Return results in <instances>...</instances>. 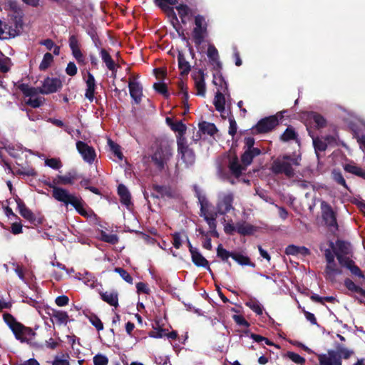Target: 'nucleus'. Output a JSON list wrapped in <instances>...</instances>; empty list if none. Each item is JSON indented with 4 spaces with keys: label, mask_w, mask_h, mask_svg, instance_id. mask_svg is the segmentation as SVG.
<instances>
[{
    "label": "nucleus",
    "mask_w": 365,
    "mask_h": 365,
    "mask_svg": "<svg viewBox=\"0 0 365 365\" xmlns=\"http://www.w3.org/2000/svg\"><path fill=\"white\" fill-rule=\"evenodd\" d=\"M108 144L111 151L113 153V154L119 160H122L123 155V153L120 151V147L118 144L115 143L113 141H112L110 139L108 140Z\"/></svg>",
    "instance_id": "nucleus-54"
},
{
    "label": "nucleus",
    "mask_w": 365,
    "mask_h": 365,
    "mask_svg": "<svg viewBox=\"0 0 365 365\" xmlns=\"http://www.w3.org/2000/svg\"><path fill=\"white\" fill-rule=\"evenodd\" d=\"M178 66L182 74H187L190 71V65L186 61L182 53L179 52L178 55Z\"/></svg>",
    "instance_id": "nucleus-38"
},
{
    "label": "nucleus",
    "mask_w": 365,
    "mask_h": 365,
    "mask_svg": "<svg viewBox=\"0 0 365 365\" xmlns=\"http://www.w3.org/2000/svg\"><path fill=\"white\" fill-rule=\"evenodd\" d=\"M297 134L294 129L292 127H288L283 134L281 135V139L283 141H289L297 138Z\"/></svg>",
    "instance_id": "nucleus-50"
},
{
    "label": "nucleus",
    "mask_w": 365,
    "mask_h": 365,
    "mask_svg": "<svg viewBox=\"0 0 365 365\" xmlns=\"http://www.w3.org/2000/svg\"><path fill=\"white\" fill-rule=\"evenodd\" d=\"M182 24H185L192 16V9L186 4H180L175 7Z\"/></svg>",
    "instance_id": "nucleus-28"
},
{
    "label": "nucleus",
    "mask_w": 365,
    "mask_h": 365,
    "mask_svg": "<svg viewBox=\"0 0 365 365\" xmlns=\"http://www.w3.org/2000/svg\"><path fill=\"white\" fill-rule=\"evenodd\" d=\"M331 247L333 249L339 264L342 267L349 269L352 274L361 279L365 278L359 267L355 265L352 259L353 250L349 242L338 240L336 242L335 246H334L333 242H331Z\"/></svg>",
    "instance_id": "nucleus-1"
},
{
    "label": "nucleus",
    "mask_w": 365,
    "mask_h": 365,
    "mask_svg": "<svg viewBox=\"0 0 365 365\" xmlns=\"http://www.w3.org/2000/svg\"><path fill=\"white\" fill-rule=\"evenodd\" d=\"M277 124V118L274 116H270L259 120L255 129L258 133H267L272 130Z\"/></svg>",
    "instance_id": "nucleus-16"
},
{
    "label": "nucleus",
    "mask_w": 365,
    "mask_h": 365,
    "mask_svg": "<svg viewBox=\"0 0 365 365\" xmlns=\"http://www.w3.org/2000/svg\"><path fill=\"white\" fill-rule=\"evenodd\" d=\"M195 27L192 32L193 41L196 45H200L207 34V24L202 15L195 16Z\"/></svg>",
    "instance_id": "nucleus-5"
},
{
    "label": "nucleus",
    "mask_w": 365,
    "mask_h": 365,
    "mask_svg": "<svg viewBox=\"0 0 365 365\" xmlns=\"http://www.w3.org/2000/svg\"><path fill=\"white\" fill-rule=\"evenodd\" d=\"M213 83L217 86V91H221L222 93L227 94L228 91L227 83L220 73H217L213 75Z\"/></svg>",
    "instance_id": "nucleus-30"
},
{
    "label": "nucleus",
    "mask_w": 365,
    "mask_h": 365,
    "mask_svg": "<svg viewBox=\"0 0 365 365\" xmlns=\"http://www.w3.org/2000/svg\"><path fill=\"white\" fill-rule=\"evenodd\" d=\"M344 285L351 292H357L362 294L363 289L361 287L357 286L352 280L350 279H346L344 280Z\"/></svg>",
    "instance_id": "nucleus-53"
},
{
    "label": "nucleus",
    "mask_w": 365,
    "mask_h": 365,
    "mask_svg": "<svg viewBox=\"0 0 365 365\" xmlns=\"http://www.w3.org/2000/svg\"><path fill=\"white\" fill-rule=\"evenodd\" d=\"M237 232L241 235H250L255 231V227L245 221H239L236 222Z\"/></svg>",
    "instance_id": "nucleus-29"
},
{
    "label": "nucleus",
    "mask_w": 365,
    "mask_h": 365,
    "mask_svg": "<svg viewBox=\"0 0 365 365\" xmlns=\"http://www.w3.org/2000/svg\"><path fill=\"white\" fill-rule=\"evenodd\" d=\"M199 129L202 133L207 134L211 136L214 135L217 131V129L214 123H208L206 121H203L199 123Z\"/></svg>",
    "instance_id": "nucleus-37"
},
{
    "label": "nucleus",
    "mask_w": 365,
    "mask_h": 365,
    "mask_svg": "<svg viewBox=\"0 0 365 365\" xmlns=\"http://www.w3.org/2000/svg\"><path fill=\"white\" fill-rule=\"evenodd\" d=\"M13 66V63L10 58L5 56L0 51V71L1 73H8Z\"/></svg>",
    "instance_id": "nucleus-36"
},
{
    "label": "nucleus",
    "mask_w": 365,
    "mask_h": 365,
    "mask_svg": "<svg viewBox=\"0 0 365 365\" xmlns=\"http://www.w3.org/2000/svg\"><path fill=\"white\" fill-rule=\"evenodd\" d=\"M101 57L102 61L106 63V67L113 71L115 69V64L113 61L110 55L103 48L100 51Z\"/></svg>",
    "instance_id": "nucleus-40"
},
{
    "label": "nucleus",
    "mask_w": 365,
    "mask_h": 365,
    "mask_svg": "<svg viewBox=\"0 0 365 365\" xmlns=\"http://www.w3.org/2000/svg\"><path fill=\"white\" fill-rule=\"evenodd\" d=\"M129 93L135 104H140L143 96V86L137 81L130 79L128 81Z\"/></svg>",
    "instance_id": "nucleus-14"
},
{
    "label": "nucleus",
    "mask_w": 365,
    "mask_h": 365,
    "mask_svg": "<svg viewBox=\"0 0 365 365\" xmlns=\"http://www.w3.org/2000/svg\"><path fill=\"white\" fill-rule=\"evenodd\" d=\"M234 194L231 191L220 192L217 195V211L225 215L233 210Z\"/></svg>",
    "instance_id": "nucleus-7"
},
{
    "label": "nucleus",
    "mask_w": 365,
    "mask_h": 365,
    "mask_svg": "<svg viewBox=\"0 0 365 365\" xmlns=\"http://www.w3.org/2000/svg\"><path fill=\"white\" fill-rule=\"evenodd\" d=\"M53 61V57L50 53H45L39 65V69L41 71L46 70L51 66Z\"/></svg>",
    "instance_id": "nucleus-48"
},
{
    "label": "nucleus",
    "mask_w": 365,
    "mask_h": 365,
    "mask_svg": "<svg viewBox=\"0 0 365 365\" xmlns=\"http://www.w3.org/2000/svg\"><path fill=\"white\" fill-rule=\"evenodd\" d=\"M224 231L226 234L232 235L235 232H237V225L229 222L224 225Z\"/></svg>",
    "instance_id": "nucleus-62"
},
{
    "label": "nucleus",
    "mask_w": 365,
    "mask_h": 365,
    "mask_svg": "<svg viewBox=\"0 0 365 365\" xmlns=\"http://www.w3.org/2000/svg\"><path fill=\"white\" fill-rule=\"evenodd\" d=\"M13 333L16 338L21 341H28L31 340L33 336L35 335V333L31 328L26 327L21 323L18 325V327Z\"/></svg>",
    "instance_id": "nucleus-18"
},
{
    "label": "nucleus",
    "mask_w": 365,
    "mask_h": 365,
    "mask_svg": "<svg viewBox=\"0 0 365 365\" xmlns=\"http://www.w3.org/2000/svg\"><path fill=\"white\" fill-rule=\"evenodd\" d=\"M68 42L69 47L72 52V55L77 61L78 63L80 65H85L86 58L80 49V45L78 38L76 36L72 35L70 36Z\"/></svg>",
    "instance_id": "nucleus-12"
},
{
    "label": "nucleus",
    "mask_w": 365,
    "mask_h": 365,
    "mask_svg": "<svg viewBox=\"0 0 365 365\" xmlns=\"http://www.w3.org/2000/svg\"><path fill=\"white\" fill-rule=\"evenodd\" d=\"M259 149H252V150H245L241 157V160L243 165L239 163L237 157L232 158L229 162V169L230 173L236 178H239L242 172L246 170V168L250 165L255 157L260 154Z\"/></svg>",
    "instance_id": "nucleus-3"
},
{
    "label": "nucleus",
    "mask_w": 365,
    "mask_h": 365,
    "mask_svg": "<svg viewBox=\"0 0 365 365\" xmlns=\"http://www.w3.org/2000/svg\"><path fill=\"white\" fill-rule=\"evenodd\" d=\"M78 275L79 276H78L77 278L79 280L83 281L86 286L91 289L96 287L98 283L95 277L92 274L86 272L83 274L79 273Z\"/></svg>",
    "instance_id": "nucleus-34"
},
{
    "label": "nucleus",
    "mask_w": 365,
    "mask_h": 365,
    "mask_svg": "<svg viewBox=\"0 0 365 365\" xmlns=\"http://www.w3.org/2000/svg\"><path fill=\"white\" fill-rule=\"evenodd\" d=\"M44 101V98L43 97H35V98H30L26 101V104L28 106H30L32 108H39Z\"/></svg>",
    "instance_id": "nucleus-55"
},
{
    "label": "nucleus",
    "mask_w": 365,
    "mask_h": 365,
    "mask_svg": "<svg viewBox=\"0 0 365 365\" xmlns=\"http://www.w3.org/2000/svg\"><path fill=\"white\" fill-rule=\"evenodd\" d=\"M346 172L359 176L365 179V170L357 166L354 163L351 162L344 165Z\"/></svg>",
    "instance_id": "nucleus-33"
},
{
    "label": "nucleus",
    "mask_w": 365,
    "mask_h": 365,
    "mask_svg": "<svg viewBox=\"0 0 365 365\" xmlns=\"http://www.w3.org/2000/svg\"><path fill=\"white\" fill-rule=\"evenodd\" d=\"M114 272L119 274V275L128 284H133V277L124 269L120 267H116L115 268Z\"/></svg>",
    "instance_id": "nucleus-56"
},
{
    "label": "nucleus",
    "mask_w": 365,
    "mask_h": 365,
    "mask_svg": "<svg viewBox=\"0 0 365 365\" xmlns=\"http://www.w3.org/2000/svg\"><path fill=\"white\" fill-rule=\"evenodd\" d=\"M207 55L209 59L215 63L218 68H221V63L219 61L218 51L214 45L210 44L208 46Z\"/></svg>",
    "instance_id": "nucleus-39"
},
{
    "label": "nucleus",
    "mask_w": 365,
    "mask_h": 365,
    "mask_svg": "<svg viewBox=\"0 0 365 365\" xmlns=\"http://www.w3.org/2000/svg\"><path fill=\"white\" fill-rule=\"evenodd\" d=\"M171 128L175 132L178 133V138L180 137H183V135L185 134L186 131V126L184 123H182V121H178L175 123H173L171 125Z\"/></svg>",
    "instance_id": "nucleus-52"
},
{
    "label": "nucleus",
    "mask_w": 365,
    "mask_h": 365,
    "mask_svg": "<svg viewBox=\"0 0 365 365\" xmlns=\"http://www.w3.org/2000/svg\"><path fill=\"white\" fill-rule=\"evenodd\" d=\"M313 145L317 158H319V152L324 151L327 148V144L325 140L320 138H313Z\"/></svg>",
    "instance_id": "nucleus-44"
},
{
    "label": "nucleus",
    "mask_w": 365,
    "mask_h": 365,
    "mask_svg": "<svg viewBox=\"0 0 365 365\" xmlns=\"http://www.w3.org/2000/svg\"><path fill=\"white\" fill-rule=\"evenodd\" d=\"M19 34L16 24H9L0 20V39L14 38Z\"/></svg>",
    "instance_id": "nucleus-15"
},
{
    "label": "nucleus",
    "mask_w": 365,
    "mask_h": 365,
    "mask_svg": "<svg viewBox=\"0 0 365 365\" xmlns=\"http://www.w3.org/2000/svg\"><path fill=\"white\" fill-rule=\"evenodd\" d=\"M322 217L326 225L331 231L337 230V222L334 212L331 207L325 201L321 202Z\"/></svg>",
    "instance_id": "nucleus-8"
},
{
    "label": "nucleus",
    "mask_w": 365,
    "mask_h": 365,
    "mask_svg": "<svg viewBox=\"0 0 365 365\" xmlns=\"http://www.w3.org/2000/svg\"><path fill=\"white\" fill-rule=\"evenodd\" d=\"M341 270L339 269L336 262H329L327 264L326 268H325V277L327 279L334 282L335 280V278L337 275L341 274Z\"/></svg>",
    "instance_id": "nucleus-27"
},
{
    "label": "nucleus",
    "mask_w": 365,
    "mask_h": 365,
    "mask_svg": "<svg viewBox=\"0 0 365 365\" xmlns=\"http://www.w3.org/2000/svg\"><path fill=\"white\" fill-rule=\"evenodd\" d=\"M100 295L101 299L109 305L115 308L118 307V294L116 291L101 292Z\"/></svg>",
    "instance_id": "nucleus-24"
},
{
    "label": "nucleus",
    "mask_w": 365,
    "mask_h": 365,
    "mask_svg": "<svg viewBox=\"0 0 365 365\" xmlns=\"http://www.w3.org/2000/svg\"><path fill=\"white\" fill-rule=\"evenodd\" d=\"M151 195L155 198H173L175 197L176 192L169 186L153 185Z\"/></svg>",
    "instance_id": "nucleus-13"
},
{
    "label": "nucleus",
    "mask_w": 365,
    "mask_h": 365,
    "mask_svg": "<svg viewBox=\"0 0 365 365\" xmlns=\"http://www.w3.org/2000/svg\"><path fill=\"white\" fill-rule=\"evenodd\" d=\"M77 178L76 171L67 173L65 175H58L53 179V184L72 185Z\"/></svg>",
    "instance_id": "nucleus-25"
},
{
    "label": "nucleus",
    "mask_w": 365,
    "mask_h": 365,
    "mask_svg": "<svg viewBox=\"0 0 365 365\" xmlns=\"http://www.w3.org/2000/svg\"><path fill=\"white\" fill-rule=\"evenodd\" d=\"M309 117L317 128H322L326 125V120L319 114L311 113H309Z\"/></svg>",
    "instance_id": "nucleus-46"
},
{
    "label": "nucleus",
    "mask_w": 365,
    "mask_h": 365,
    "mask_svg": "<svg viewBox=\"0 0 365 365\" xmlns=\"http://www.w3.org/2000/svg\"><path fill=\"white\" fill-rule=\"evenodd\" d=\"M190 253L192 260L196 266L209 269L208 261L200 254L197 249L190 246Z\"/></svg>",
    "instance_id": "nucleus-23"
},
{
    "label": "nucleus",
    "mask_w": 365,
    "mask_h": 365,
    "mask_svg": "<svg viewBox=\"0 0 365 365\" xmlns=\"http://www.w3.org/2000/svg\"><path fill=\"white\" fill-rule=\"evenodd\" d=\"M245 305L255 312L257 315H262L264 308L262 305L256 299H250L245 302Z\"/></svg>",
    "instance_id": "nucleus-41"
},
{
    "label": "nucleus",
    "mask_w": 365,
    "mask_h": 365,
    "mask_svg": "<svg viewBox=\"0 0 365 365\" xmlns=\"http://www.w3.org/2000/svg\"><path fill=\"white\" fill-rule=\"evenodd\" d=\"M45 165L54 170H58L62 167V163L58 158L46 159L45 160Z\"/></svg>",
    "instance_id": "nucleus-59"
},
{
    "label": "nucleus",
    "mask_w": 365,
    "mask_h": 365,
    "mask_svg": "<svg viewBox=\"0 0 365 365\" xmlns=\"http://www.w3.org/2000/svg\"><path fill=\"white\" fill-rule=\"evenodd\" d=\"M20 214L24 218L26 219L29 222H34L35 220L34 215L28 207L23 210Z\"/></svg>",
    "instance_id": "nucleus-61"
},
{
    "label": "nucleus",
    "mask_w": 365,
    "mask_h": 365,
    "mask_svg": "<svg viewBox=\"0 0 365 365\" xmlns=\"http://www.w3.org/2000/svg\"><path fill=\"white\" fill-rule=\"evenodd\" d=\"M76 148L85 162L92 164L96 157L95 149L83 141L76 142Z\"/></svg>",
    "instance_id": "nucleus-9"
},
{
    "label": "nucleus",
    "mask_w": 365,
    "mask_h": 365,
    "mask_svg": "<svg viewBox=\"0 0 365 365\" xmlns=\"http://www.w3.org/2000/svg\"><path fill=\"white\" fill-rule=\"evenodd\" d=\"M178 153L186 167L192 166L195 161V155L193 150L188 146L184 137L177 138Z\"/></svg>",
    "instance_id": "nucleus-6"
},
{
    "label": "nucleus",
    "mask_w": 365,
    "mask_h": 365,
    "mask_svg": "<svg viewBox=\"0 0 365 365\" xmlns=\"http://www.w3.org/2000/svg\"><path fill=\"white\" fill-rule=\"evenodd\" d=\"M337 358L341 359H349L354 354V351L351 349H348L340 344H336L335 345Z\"/></svg>",
    "instance_id": "nucleus-32"
},
{
    "label": "nucleus",
    "mask_w": 365,
    "mask_h": 365,
    "mask_svg": "<svg viewBox=\"0 0 365 365\" xmlns=\"http://www.w3.org/2000/svg\"><path fill=\"white\" fill-rule=\"evenodd\" d=\"M232 259L240 265H248L252 267H255V263L251 262L247 256L243 255L240 253H234Z\"/></svg>",
    "instance_id": "nucleus-42"
},
{
    "label": "nucleus",
    "mask_w": 365,
    "mask_h": 365,
    "mask_svg": "<svg viewBox=\"0 0 365 365\" xmlns=\"http://www.w3.org/2000/svg\"><path fill=\"white\" fill-rule=\"evenodd\" d=\"M101 239L103 241L110 243L112 245H115L118 242V237L116 235L109 234L105 231L101 232Z\"/></svg>",
    "instance_id": "nucleus-49"
},
{
    "label": "nucleus",
    "mask_w": 365,
    "mask_h": 365,
    "mask_svg": "<svg viewBox=\"0 0 365 365\" xmlns=\"http://www.w3.org/2000/svg\"><path fill=\"white\" fill-rule=\"evenodd\" d=\"M86 317L88 319L91 324L94 326L98 331L103 329V324L100 318L97 315L94 314H91L86 315Z\"/></svg>",
    "instance_id": "nucleus-47"
},
{
    "label": "nucleus",
    "mask_w": 365,
    "mask_h": 365,
    "mask_svg": "<svg viewBox=\"0 0 365 365\" xmlns=\"http://www.w3.org/2000/svg\"><path fill=\"white\" fill-rule=\"evenodd\" d=\"M53 324H66L68 321V315L66 312L51 309L48 312Z\"/></svg>",
    "instance_id": "nucleus-19"
},
{
    "label": "nucleus",
    "mask_w": 365,
    "mask_h": 365,
    "mask_svg": "<svg viewBox=\"0 0 365 365\" xmlns=\"http://www.w3.org/2000/svg\"><path fill=\"white\" fill-rule=\"evenodd\" d=\"M86 89L85 93V96L90 101H93L94 98V93L96 91V80L93 74L90 72L88 73V77L86 80Z\"/></svg>",
    "instance_id": "nucleus-22"
},
{
    "label": "nucleus",
    "mask_w": 365,
    "mask_h": 365,
    "mask_svg": "<svg viewBox=\"0 0 365 365\" xmlns=\"http://www.w3.org/2000/svg\"><path fill=\"white\" fill-rule=\"evenodd\" d=\"M301 155L294 154L278 157L272 164L271 170L276 175L284 174L291 178L294 176L297 168L300 165Z\"/></svg>",
    "instance_id": "nucleus-2"
},
{
    "label": "nucleus",
    "mask_w": 365,
    "mask_h": 365,
    "mask_svg": "<svg viewBox=\"0 0 365 365\" xmlns=\"http://www.w3.org/2000/svg\"><path fill=\"white\" fill-rule=\"evenodd\" d=\"M287 356L290 360L297 364L302 365L305 363L306 361L304 357L294 352L288 351Z\"/></svg>",
    "instance_id": "nucleus-58"
},
{
    "label": "nucleus",
    "mask_w": 365,
    "mask_h": 365,
    "mask_svg": "<svg viewBox=\"0 0 365 365\" xmlns=\"http://www.w3.org/2000/svg\"><path fill=\"white\" fill-rule=\"evenodd\" d=\"M3 318L5 323L9 327L13 332L18 327V325L20 324V323L18 322L16 319L9 313L4 314Z\"/></svg>",
    "instance_id": "nucleus-45"
},
{
    "label": "nucleus",
    "mask_w": 365,
    "mask_h": 365,
    "mask_svg": "<svg viewBox=\"0 0 365 365\" xmlns=\"http://www.w3.org/2000/svg\"><path fill=\"white\" fill-rule=\"evenodd\" d=\"M118 193L120 196V202L127 207L131 204V197L130 192L124 185H119L118 187Z\"/></svg>",
    "instance_id": "nucleus-31"
},
{
    "label": "nucleus",
    "mask_w": 365,
    "mask_h": 365,
    "mask_svg": "<svg viewBox=\"0 0 365 365\" xmlns=\"http://www.w3.org/2000/svg\"><path fill=\"white\" fill-rule=\"evenodd\" d=\"M49 187L53 189V197L58 201L63 202L65 205L72 204L76 200V196L70 194L66 189L56 187L53 184H49Z\"/></svg>",
    "instance_id": "nucleus-11"
},
{
    "label": "nucleus",
    "mask_w": 365,
    "mask_h": 365,
    "mask_svg": "<svg viewBox=\"0 0 365 365\" xmlns=\"http://www.w3.org/2000/svg\"><path fill=\"white\" fill-rule=\"evenodd\" d=\"M193 78L197 90V95L204 96L206 91L204 71L199 70L193 75Z\"/></svg>",
    "instance_id": "nucleus-21"
},
{
    "label": "nucleus",
    "mask_w": 365,
    "mask_h": 365,
    "mask_svg": "<svg viewBox=\"0 0 365 365\" xmlns=\"http://www.w3.org/2000/svg\"><path fill=\"white\" fill-rule=\"evenodd\" d=\"M319 365H341L342 362L337 358L336 352L334 350H329L327 354L318 355Z\"/></svg>",
    "instance_id": "nucleus-17"
},
{
    "label": "nucleus",
    "mask_w": 365,
    "mask_h": 365,
    "mask_svg": "<svg viewBox=\"0 0 365 365\" xmlns=\"http://www.w3.org/2000/svg\"><path fill=\"white\" fill-rule=\"evenodd\" d=\"M108 359L103 354H97L93 357L94 365H108Z\"/></svg>",
    "instance_id": "nucleus-60"
},
{
    "label": "nucleus",
    "mask_w": 365,
    "mask_h": 365,
    "mask_svg": "<svg viewBox=\"0 0 365 365\" xmlns=\"http://www.w3.org/2000/svg\"><path fill=\"white\" fill-rule=\"evenodd\" d=\"M62 87V82L58 78H46L42 81L40 87V93L41 94H50L57 92Z\"/></svg>",
    "instance_id": "nucleus-10"
},
{
    "label": "nucleus",
    "mask_w": 365,
    "mask_h": 365,
    "mask_svg": "<svg viewBox=\"0 0 365 365\" xmlns=\"http://www.w3.org/2000/svg\"><path fill=\"white\" fill-rule=\"evenodd\" d=\"M76 211L82 216L83 217H89L88 212L87 210L84 207L83 203L82 200L80 197H76L74 201H73V203L71 204Z\"/></svg>",
    "instance_id": "nucleus-43"
},
{
    "label": "nucleus",
    "mask_w": 365,
    "mask_h": 365,
    "mask_svg": "<svg viewBox=\"0 0 365 365\" xmlns=\"http://www.w3.org/2000/svg\"><path fill=\"white\" fill-rule=\"evenodd\" d=\"M173 157V150L168 144H160L153 152L150 158L157 168L162 170L165 168Z\"/></svg>",
    "instance_id": "nucleus-4"
},
{
    "label": "nucleus",
    "mask_w": 365,
    "mask_h": 365,
    "mask_svg": "<svg viewBox=\"0 0 365 365\" xmlns=\"http://www.w3.org/2000/svg\"><path fill=\"white\" fill-rule=\"evenodd\" d=\"M333 179L339 185H342L344 188L348 189L346 180L344 178L342 174L338 170H334L332 172Z\"/></svg>",
    "instance_id": "nucleus-57"
},
{
    "label": "nucleus",
    "mask_w": 365,
    "mask_h": 365,
    "mask_svg": "<svg viewBox=\"0 0 365 365\" xmlns=\"http://www.w3.org/2000/svg\"><path fill=\"white\" fill-rule=\"evenodd\" d=\"M155 4L159 6L163 11L166 12L168 15L175 16V13L170 5H175L178 3V0H154Z\"/></svg>",
    "instance_id": "nucleus-26"
},
{
    "label": "nucleus",
    "mask_w": 365,
    "mask_h": 365,
    "mask_svg": "<svg viewBox=\"0 0 365 365\" xmlns=\"http://www.w3.org/2000/svg\"><path fill=\"white\" fill-rule=\"evenodd\" d=\"M234 252H230L227 250L224 249L222 245H219L217 248V255L223 261H227L229 257H232Z\"/></svg>",
    "instance_id": "nucleus-51"
},
{
    "label": "nucleus",
    "mask_w": 365,
    "mask_h": 365,
    "mask_svg": "<svg viewBox=\"0 0 365 365\" xmlns=\"http://www.w3.org/2000/svg\"><path fill=\"white\" fill-rule=\"evenodd\" d=\"M19 89L23 93L25 97L30 98H35L37 97L38 95L40 93V87L39 88H35V87H31L26 84H21L19 86Z\"/></svg>",
    "instance_id": "nucleus-35"
},
{
    "label": "nucleus",
    "mask_w": 365,
    "mask_h": 365,
    "mask_svg": "<svg viewBox=\"0 0 365 365\" xmlns=\"http://www.w3.org/2000/svg\"><path fill=\"white\" fill-rule=\"evenodd\" d=\"M299 247L294 245H288L285 249V253L287 255H297L299 254Z\"/></svg>",
    "instance_id": "nucleus-63"
},
{
    "label": "nucleus",
    "mask_w": 365,
    "mask_h": 365,
    "mask_svg": "<svg viewBox=\"0 0 365 365\" xmlns=\"http://www.w3.org/2000/svg\"><path fill=\"white\" fill-rule=\"evenodd\" d=\"M66 73L70 76H73L77 73V67L73 62H69L66 68Z\"/></svg>",
    "instance_id": "nucleus-64"
},
{
    "label": "nucleus",
    "mask_w": 365,
    "mask_h": 365,
    "mask_svg": "<svg viewBox=\"0 0 365 365\" xmlns=\"http://www.w3.org/2000/svg\"><path fill=\"white\" fill-rule=\"evenodd\" d=\"M230 97L229 92L225 94L224 93H222L221 91H217L213 104L215 107V109L220 113L221 115L223 118H225L224 114L225 113V96Z\"/></svg>",
    "instance_id": "nucleus-20"
}]
</instances>
